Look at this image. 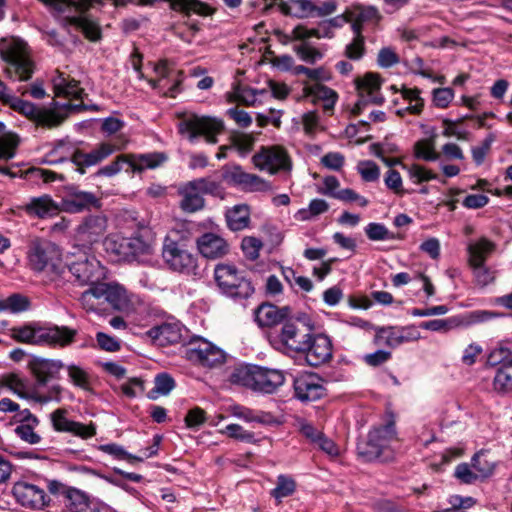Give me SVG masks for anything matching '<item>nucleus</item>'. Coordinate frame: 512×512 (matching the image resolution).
Wrapping results in <instances>:
<instances>
[{"instance_id":"obj_1","label":"nucleus","mask_w":512,"mask_h":512,"mask_svg":"<svg viewBox=\"0 0 512 512\" xmlns=\"http://www.w3.org/2000/svg\"><path fill=\"white\" fill-rule=\"evenodd\" d=\"M27 260L31 270L36 273H46L53 281L61 278L64 273L60 251L48 240L40 238L32 240L28 246Z\"/></svg>"},{"instance_id":"obj_2","label":"nucleus","mask_w":512,"mask_h":512,"mask_svg":"<svg viewBox=\"0 0 512 512\" xmlns=\"http://www.w3.org/2000/svg\"><path fill=\"white\" fill-rule=\"evenodd\" d=\"M0 55L5 63L4 73L9 79L27 81L32 77L34 63L24 42L15 38L3 39L0 43Z\"/></svg>"},{"instance_id":"obj_3","label":"nucleus","mask_w":512,"mask_h":512,"mask_svg":"<svg viewBox=\"0 0 512 512\" xmlns=\"http://www.w3.org/2000/svg\"><path fill=\"white\" fill-rule=\"evenodd\" d=\"M45 5L53 8L59 14H70L72 12L83 13L89 9L94 3L99 0H41ZM67 22L74 26L76 29L84 33V35L92 40L96 41L100 38L99 27L91 20L83 16H71L67 15Z\"/></svg>"},{"instance_id":"obj_4","label":"nucleus","mask_w":512,"mask_h":512,"mask_svg":"<svg viewBox=\"0 0 512 512\" xmlns=\"http://www.w3.org/2000/svg\"><path fill=\"white\" fill-rule=\"evenodd\" d=\"M66 267L81 286L97 284L106 278V269L100 261L86 251L77 250L66 259Z\"/></svg>"},{"instance_id":"obj_5","label":"nucleus","mask_w":512,"mask_h":512,"mask_svg":"<svg viewBox=\"0 0 512 512\" xmlns=\"http://www.w3.org/2000/svg\"><path fill=\"white\" fill-rule=\"evenodd\" d=\"M395 439L396 429L394 421H389L384 425L375 427L369 432L366 441L358 443V456L365 462L380 459L389 450L391 443Z\"/></svg>"},{"instance_id":"obj_6","label":"nucleus","mask_w":512,"mask_h":512,"mask_svg":"<svg viewBox=\"0 0 512 512\" xmlns=\"http://www.w3.org/2000/svg\"><path fill=\"white\" fill-rule=\"evenodd\" d=\"M162 259L166 267L173 272L186 276H201L197 256L185 249L183 245L170 240L169 236L164 240Z\"/></svg>"},{"instance_id":"obj_7","label":"nucleus","mask_w":512,"mask_h":512,"mask_svg":"<svg viewBox=\"0 0 512 512\" xmlns=\"http://www.w3.org/2000/svg\"><path fill=\"white\" fill-rule=\"evenodd\" d=\"M106 251L113 254L118 261L146 262L147 256L153 248L150 242L144 240V236L122 237L112 236L105 241Z\"/></svg>"},{"instance_id":"obj_8","label":"nucleus","mask_w":512,"mask_h":512,"mask_svg":"<svg viewBox=\"0 0 512 512\" xmlns=\"http://www.w3.org/2000/svg\"><path fill=\"white\" fill-rule=\"evenodd\" d=\"M312 331L313 325L307 316L287 318L277 335L278 343L287 350L303 352Z\"/></svg>"},{"instance_id":"obj_9","label":"nucleus","mask_w":512,"mask_h":512,"mask_svg":"<svg viewBox=\"0 0 512 512\" xmlns=\"http://www.w3.org/2000/svg\"><path fill=\"white\" fill-rule=\"evenodd\" d=\"M214 278L221 291L230 297L248 298L254 292L251 282L233 265L217 264Z\"/></svg>"},{"instance_id":"obj_10","label":"nucleus","mask_w":512,"mask_h":512,"mask_svg":"<svg viewBox=\"0 0 512 512\" xmlns=\"http://www.w3.org/2000/svg\"><path fill=\"white\" fill-rule=\"evenodd\" d=\"M183 353L189 361L203 367H216L225 361L224 351L200 336L192 337L183 346Z\"/></svg>"},{"instance_id":"obj_11","label":"nucleus","mask_w":512,"mask_h":512,"mask_svg":"<svg viewBox=\"0 0 512 512\" xmlns=\"http://www.w3.org/2000/svg\"><path fill=\"white\" fill-rule=\"evenodd\" d=\"M128 142L129 139L124 134L116 135L111 140L99 144L89 153L79 150L75 151L72 154V162L77 167V170L83 174L85 172L84 167L96 165L114 152L123 150Z\"/></svg>"},{"instance_id":"obj_12","label":"nucleus","mask_w":512,"mask_h":512,"mask_svg":"<svg viewBox=\"0 0 512 512\" xmlns=\"http://www.w3.org/2000/svg\"><path fill=\"white\" fill-rule=\"evenodd\" d=\"M253 163L259 169L266 170L270 174L290 173L293 166L287 150L279 145L261 147L253 156Z\"/></svg>"},{"instance_id":"obj_13","label":"nucleus","mask_w":512,"mask_h":512,"mask_svg":"<svg viewBox=\"0 0 512 512\" xmlns=\"http://www.w3.org/2000/svg\"><path fill=\"white\" fill-rule=\"evenodd\" d=\"M224 129V124L221 120L209 117L189 115L179 123V130L181 133H189L190 139L198 136H204L206 141L211 144L217 142V135Z\"/></svg>"},{"instance_id":"obj_14","label":"nucleus","mask_w":512,"mask_h":512,"mask_svg":"<svg viewBox=\"0 0 512 512\" xmlns=\"http://www.w3.org/2000/svg\"><path fill=\"white\" fill-rule=\"evenodd\" d=\"M358 91V101L355 103L352 113L359 115L369 104L381 105L384 102L383 96L379 94L381 78L377 73H366L363 77L355 80Z\"/></svg>"},{"instance_id":"obj_15","label":"nucleus","mask_w":512,"mask_h":512,"mask_svg":"<svg viewBox=\"0 0 512 512\" xmlns=\"http://www.w3.org/2000/svg\"><path fill=\"white\" fill-rule=\"evenodd\" d=\"M54 92L57 97L72 98L74 100H80L78 104L67 103L63 106L67 110L81 111V110H98L96 105H86L83 103V98L86 93L79 82L70 76H65L63 73H59L53 79Z\"/></svg>"},{"instance_id":"obj_16","label":"nucleus","mask_w":512,"mask_h":512,"mask_svg":"<svg viewBox=\"0 0 512 512\" xmlns=\"http://www.w3.org/2000/svg\"><path fill=\"white\" fill-rule=\"evenodd\" d=\"M420 333L414 326L379 327L376 329L375 341L390 348H396L404 343L417 341Z\"/></svg>"},{"instance_id":"obj_17","label":"nucleus","mask_w":512,"mask_h":512,"mask_svg":"<svg viewBox=\"0 0 512 512\" xmlns=\"http://www.w3.org/2000/svg\"><path fill=\"white\" fill-rule=\"evenodd\" d=\"M11 107L35 121L38 125L56 127L62 122V117L51 110L37 107L31 102L20 98H12Z\"/></svg>"},{"instance_id":"obj_18","label":"nucleus","mask_w":512,"mask_h":512,"mask_svg":"<svg viewBox=\"0 0 512 512\" xmlns=\"http://www.w3.org/2000/svg\"><path fill=\"white\" fill-rule=\"evenodd\" d=\"M28 368L36 380V385L45 386L49 381L60 378L64 363L61 360L32 357Z\"/></svg>"},{"instance_id":"obj_19","label":"nucleus","mask_w":512,"mask_h":512,"mask_svg":"<svg viewBox=\"0 0 512 512\" xmlns=\"http://www.w3.org/2000/svg\"><path fill=\"white\" fill-rule=\"evenodd\" d=\"M99 199L95 194L80 190L76 186L66 188L62 197L61 209L68 213H79L85 209L98 206Z\"/></svg>"},{"instance_id":"obj_20","label":"nucleus","mask_w":512,"mask_h":512,"mask_svg":"<svg viewBox=\"0 0 512 512\" xmlns=\"http://www.w3.org/2000/svg\"><path fill=\"white\" fill-rule=\"evenodd\" d=\"M12 493L18 503L32 509L43 508L49 501L43 488L28 482H17Z\"/></svg>"},{"instance_id":"obj_21","label":"nucleus","mask_w":512,"mask_h":512,"mask_svg":"<svg viewBox=\"0 0 512 512\" xmlns=\"http://www.w3.org/2000/svg\"><path fill=\"white\" fill-rule=\"evenodd\" d=\"M306 361L312 367H318L327 363L332 358V343L323 334L311 335L307 341Z\"/></svg>"},{"instance_id":"obj_22","label":"nucleus","mask_w":512,"mask_h":512,"mask_svg":"<svg viewBox=\"0 0 512 512\" xmlns=\"http://www.w3.org/2000/svg\"><path fill=\"white\" fill-rule=\"evenodd\" d=\"M53 427L58 432H68L82 439H88L96 434L94 424L85 425L80 422L69 420L64 409H57L51 414Z\"/></svg>"},{"instance_id":"obj_23","label":"nucleus","mask_w":512,"mask_h":512,"mask_svg":"<svg viewBox=\"0 0 512 512\" xmlns=\"http://www.w3.org/2000/svg\"><path fill=\"white\" fill-rule=\"evenodd\" d=\"M223 178L230 184L239 185L252 191H269L271 189V184L269 182L256 174H250L243 171L240 166H233L230 169H227L223 173Z\"/></svg>"},{"instance_id":"obj_24","label":"nucleus","mask_w":512,"mask_h":512,"mask_svg":"<svg viewBox=\"0 0 512 512\" xmlns=\"http://www.w3.org/2000/svg\"><path fill=\"white\" fill-rule=\"evenodd\" d=\"M294 392L302 402L316 401L325 394L321 379L314 374L297 377L294 381Z\"/></svg>"},{"instance_id":"obj_25","label":"nucleus","mask_w":512,"mask_h":512,"mask_svg":"<svg viewBox=\"0 0 512 512\" xmlns=\"http://www.w3.org/2000/svg\"><path fill=\"white\" fill-rule=\"evenodd\" d=\"M349 13L353 33L363 34L365 26H376L382 18L379 10L370 5H354L349 7Z\"/></svg>"},{"instance_id":"obj_26","label":"nucleus","mask_w":512,"mask_h":512,"mask_svg":"<svg viewBox=\"0 0 512 512\" xmlns=\"http://www.w3.org/2000/svg\"><path fill=\"white\" fill-rule=\"evenodd\" d=\"M290 308L287 306L278 307L272 303H262L254 311V319L261 328H270L283 324L288 318Z\"/></svg>"},{"instance_id":"obj_27","label":"nucleus","mask_w":512,"mask_h":512,"mask_svg":"<svg viewBox=\"0 0 512 512\" xmlns=\"http://www.w3.org/2000/svg\"><path fill=\"white\" fill-rule=\"evenodd\" d=\"M77 335V330L67 326L42 327L38 335L40 345L46 344L52 347H66L72 344Z\"/></svg>"},{"instance_id":"obj_28","label":"nucleus","mask_w":512,"mask_h":512,"mask_svg":"<svg viewBox=\"0 0 512 512\" xmlns=\"http://www.w3.org/2000/svg\"><path fill=\"white\" fill-rule=\"evenodd\" d=\"M199 253L207 259H218L229 253V244L221 236L208 232L196 240Z\"/></svg>"},{"instance_id":"obj_29","label":"nucleus","mask_w":512,"mask_h":512,"mask_svg":"<svg viewBox=\"0 0 512 512\" xmlns=\"http://www.w3.org/2000/svg\"><path fill=\"white\" fill-rule=\"evenodd\" d=\"M285 377L282 371L257 366L255 369L254 391L266 394L274 393L283 385Z\"/></svg>"},{"instance_id":"obj_30","label":"nucleus","mask_w":512,"mask_h":512,"mask_svg":"<svg viewBox=\"0 0 512 512\" xmlns=\"http://www.w3.org/2000/svg\"><path fill=\"white\" fill-rule=\"evenodd\" d=\"M107 219L103 215H90L86 217L77 228L78 238L86 243L97 242L106 232Z\"/></svg>"},{"instance_id":"obj_31","label":"nucleus","mask_w":512,"mask_h":512,"mask_svg":"<svg viewBox=\"0 0 512 512\" xmlns=\"http://www.w3.org/2000/svg\"><path fill=\"white\" fill-rule=\"evenodd\" d=\"M24 209L29 216L42 219L54 217L62 211L61 204L56 203L46 194L30 199Z\"/></svg>"},{"instance_id":"obj_32","label":"nucleus","mask_w":512,"mask_h":512,"mask_svg":"<svg viewBox=\"0 0 512 512\" xmlns=\"http://www.w3.org/2000/svg\"><path fill=\"white\" fill-rule=\"evenodd\" d=\"M183 79L181 71L168 69L162 59V97L177 98L184 90Z\"/></svg>"},{"instance_id":"obj_33","label":"nucleus","mask_w":512,"mask_h":512,"mask_svg":"<svg viewBox=\"0 0 512 512\" xmlns=\"http://www.w3.org/2000/svg\"><path fill=\"white\" fill-rule=\"evenodd\" d=\"M127 159V168L125 172L141 174L148 169H155L160 165L159 153H130L125 154Z\"/></svg>"},{"instance_id":"obj_34","label":"nucleus","mask_w":512,"mask_h":512,"mask_svg":"<svg viewBox=\"0 0 512 512\" xmlns=\"http://www.w3.org/2000/svg\"><path fill=\"white\" fill-rule=\"evenodd\" d=\"M4 385L23 399H32L38 403L44 404L51 401L52 397H44L36 389L30 390L26 381L16 374H9L4 378Z\"/></svg>"},{"instance_id":"obj_35","label":"nucleus","mask_w":512,"mask_h":512,"mask_svg":"<svg viewBox=\"0 0 512 512\" xmlns=\"http://www.w3.org/2000/svg\"><path fill=\"white\" fill-rule=\"evenodd\" d=\"M281 13L295 18L314 17L315 2L312 0H288L279 3Z\"/></svg>"},{"instance_id":"obj_36","label":"nucleus","mask_w":512,"mask_h":512,"mask_svg":"<svg viewBox=\"0 0 512 512\" xmlns=\"http://www.w3.org/2000/svg\"><path fill=\"white\" fill-rule=\"evenodd\" d=\"M495 249V243L485 237H481L477 241L470 242L467 246L469 265L485 264L489 255H491Z\"/></svg>"},{"instance_id":"obj_37","label":"nucleus","mask_w":512,"mask_h":512,"mask_svg":"<svg viewBox=\"0 0 512 512\" xmlns=\"http://www.w3.org/2000/svg\"><path fill=\"white\" fill-rule=\"evenodd\" d=\"M227 226L231 231H241L249 226L250 209L246 204H238L225 213Z\"/></svg>"},{"instance_id":"obj_38","label":"nucleus","mask_w":512,"mask_h":512,"mask_svg":"<svg viewBox=\"0 0 512 512\" xmlns=\"http://www.w3.org/2000/svg\"><path fill=\"white\" fill-rule=\"evenodd\" d=\"M180 194L182 195L180 207L183 211L194 213L204 208L205 200L191 181L180 190Z\"/></svg>"},{"instance_id":"obj_39","label":"nucleus","mask_w":512,"mask_h":512,"mask_svg":"<svg viewBox=\"0 0 512 512\" xmlns=\"http://www.w3.org/2000/svg\"><path fill=\"white\" fill-rule=\"evenodd\" d=\"M169 4L170 9L184 13L186 16L195 13L201 16H208L213 13V9L200 0H162Z\"/></svg>"},{"instance_id":"obj_40","label":"nucleus","mask_w":512,"mask_h":512,"mask_svg":"<svg viewBox=\"0 0 512 512\" xmlns=\"http://www.w3.org/2000/svg\"><path fill=\"white\" fill-rule=\"evenodd\" d=\"M182 339V325L173 316L162 312V347L179 343Z\"/></svg>"},{"instance_id":"obj_41","label":"nucleus","mask_w":512,"mask_h":512,"mask_svg":"<svg viewBox=\"0 0 512 512\" xmlns=\"http://www.w3.org/2000/svg\"><path fill=\"white\" fill-rule=\"evenodd\" d=\"M3 124L0 123V162H7L16 154L18 139L12 135L2 133ZM0 174L9 175V168L0 164Z\"/></svg>"},{"instance_id":"obj_42","label":"nucleus","mask_w":512,"mask_h":512,"mask_svg":"<svg viewBox=\"0 0 512 512\" xmlns=\"http://www.w3.org/2000/svg\"><path fill=\"white\" fill-rule=\"evenodd\" d=\"M41 330L42 327L35 324H24L12 327L10 329V336L13 340L20 343L40 345V342H38V335Z\"/></svg>"},{"instance_id":"obj_43","label":"nucleus","mask_w":512,"mask_h":512,"mask_svg":"<svg viewBox=\"0 0 512 512\" xmlns=\"http://www.w3.org/2000/svg\"><path fill=\"white\" fill-rule=\"evenodd\" d=\"M27 412V423H21L15 428L16 435L23 441L35 445L41 441V437L34 431V428L39 424L38 418L33 415L29 410Z\"/></svg>"},{"instance_id":"obj_44","label":"nucleus","mask_w":512,"mask_h":512,"mask_svg":"<svg viewBox=\"0 0 512 512\" xmlns=\"http://www.w3.org/2000/svg\"><path fill=\"white\" fill-rule=\"evenodd\" d=\"M66 507L69 512H99L96 506L76 489H71L67 492Z\"/></svg>"},{"instance_id":"obj_45","label":"nucleus","mask_w":512,"mask_h":512,"mask_svg":"<svg viewBox=\"0 0 512 512\" xmlns=\"http://www.w3.org/2000/svg\"><path fill=\"white\" fill-rule=\"evenodd\" d=\"M255 369L256 365H240L235 367L229 376L230 383L254 391Z\"/></svg>"},{"instance_id":"obj_46","label":"nucleus","mask_w":512,"mask_h":512,"mask_svg":"<svg viewBox=\"0 0 512 512\" xmlns=\"http://www.w3.org/2000/svg\"><path fill=\"white\" fill-rule=\"evenodd\" d=\"M90 288L82 292L79 301L82 307L88 312H96L103 303V294L100 282L89 285Z\"/></svg>"},{"instance_id":"obj_47","label":"nucleus","mask_w":512,"mask_h":512,"mask_svg":"<svg viewBox=\"0 0 512 512\" xmlns=\"http://www.w3.org/2000/svg\"><path fill=\"white\" fill-rule=\"evenodd\" d=\"M493 387L496 391L502 393L512 391V358L497 368Z\"/></svg>"},{"instance_id":"obj_48","label":"nucleus","mask_w":512,"mask_h":512,"mask_svg":"<svg viewBox=\"0 0 512 512\" xmlns=\"http://www.w3.org/2000/svg\"><path fill=\"white\" fill-rule=\"evenodd\" d=\"M103 301L108 302L113 308L120 309L124 303V290L118 285L100 282Z\"/></svg>"},{"instance_id":"obj_49","label":"nucleus","mask_w":512,"mask_h":512,"mask_svg":"<svg viewBox=\"0 0 512 512\" xmlns=\"http://www.w3.org/2000/svg\"><path fill=\"white\" fill-rule=\"evenodd\" d=\"M295 490L296 482L294 479L290 476L281 474L277 477V483L275 488L272 489L271 495L280 503L283 498L292 495Z\"/></svg>"},{"instance_id":"obj_50","label":"nucleus","mask_w":512,"mask_h":512,"mask_svg":"<svg viewBox=\"0 0 512 512\" xmlns=\"http://www.w3.org/2000/svg\"><path fill=\"white\" fill-rule=\"evenodd\" d=\"M353 38L345 47V56L350 60H360L366 52L365 37L361 33H353Z\"/></svg>"},{"instance_id":"obj_51","label":"nucleus","mask_w":512,"mask_h":512,"mask_svg":"<svg viewBox=\"0 0 512 512\" xmlns=\"http://www.w3.org/2000/svg\"><path fill=\"white\" fill-rule=\"evenodd\" d=\"M415 157L425 161H436L440 154L435 151L434 142L431 139H423L415 143Z\"/></svg>"},{"instance_id":"obj_52","label":"nucleus","mask_w":512,"mask_h":512,"mask_svg":"<svg viewBox=\"0 0 512 512\" xmlns=\"http://www.w3.org/2000/svg\"><path fill=\"white\" fill-rule=\"evenodd\" d=\"M294 52L300 60L311 65L323 58V53L307 42H302L300 45L294 46Z\"/></svg>"},{"instance_id":"obj_53","label":"nucleus","mask_w":512,"mask_h":512,"mask_svg":"<svg viewBox=\"0 0 512 512\" xmlns=\"http://www.w3.org/2000/svg\"><path fill=\"white\" fill-rule=\"evenodd\" d=\"M471 465L473 469L477 472L476 474L479 477L487 478L493 474L495 464L492 461L486 459V455L484 452L476 453L471 459Z\"/></svg>"},{"instance_id":"obj_54","label":"nucleus","mask_w":512,"mask_h":512,"mask_svg":"<svg viewBox=\"0 0 512 512\" xmlns=\"http://www.w3.org/2000/svg\"><path fill=\"white\" fill-rule=\"evenodd\" d=\"M28 306V299L20 294H13L4 300H0V312L19 313L25 311Z\"/></svg>"},{"instance_id":"obj_55","label":"nucleus","mask_w":512,"mask_h":512,"mask_svg":"<svg viewBox=\"0 0 512 512\" xmlns=\"http://www.w3.org/2000/svg\"><path fill=\"white\" fill-rule=\"evenodd\" d=\"M262 247V241L253 236L244 237L241 242V248L245 257L251 261H254L259 257Z\"/></svg>"},{"instance_id":"obj_56","label":"nucleus","mask_w":512,"mask_h":512,"mask_svg":"<svg viewBox=\"0 0 512 512\" xmlns=\"http://www.w3.org/2000/svg\"><path fill=\"white\" fill-rule=\"evenodd\" d=\"M365 233L367 237L372 241H381V240H392L395 239L393 233H391L385 225L381 223H369L365 228Z\"/></svg>"},{"instance_id":"obj_57","label":"nucleus","mask_w":512,"mask_h":512,"mask_svg":"<svg viewBox=\"0 0 512 512\" xmlns=\"http://www.w3.org/2000/svg\"><path fill=\"white\" fill-rule=\"evenodd\" d=\"M312 93L319 99L324 100V109H332L337 101V93L324 85L319 83L315 84L312 88Z\"/></svg>"},{"instance_id":"obj_58","label":"nucleus","mask_w":512,"mask_h":512,"mask_svg":"<svg viewBox=\"0 0 512 512\" xmlns=\"http://www.w3.org/2000/svg\"><path fill=\"white\" fill-rule=\"evenodd\" d=\"M294 74L305 75L308 79L313 81H326L330 79V74L324 67L311 69L304 65H296L294 67Z\"/></svg>"},{"instance_id":"obj_59","label":"nucleus","mask_w":512,"mask_h":512,"mask_svg":"<svg viewBox=\"0 0 512 512\" xmlns=\"http://www.w3.org/2000/svg\"><path fill=\"white\" fill-rule=\"evenodd\" d=\"M403 168L408 171L409 177L415 182V183H421L429 180H433L437 178V175L434 174L432 171L418 165V164H412L410 166L403 165Z\"/></svg>"},{"instance_id":"obj_60","label":"nucleus","mask_w":512,"mask_h":512,"mask_svg":"<svg viewBox=\"0 0 512 512\" xmlns=\"http://www.w3.org/2000/svg\"><path fill=\"white\" fill-rule=\"evenodd\" d=\"M362 179L366 182H374L380 176V169L378 165L371 160L360 161L357 166Z\"/></svg>"},{"instance_id":"obj_61","label":"nucleus","mask_w":512,"mask_h":512,"mask_svg":"<svg viewBox=\"0 0 512 512\" xmlns=\"http://www.w3.org/2000/svg\"><path fill=\"white\" fill-rule=\"evenodd\" d=\"M329 209V204L323 199H313L309 203L308 209L299 210L298 214L302 220H308L313 216L325 213Z\"/></svg>"},{"instance_id":"obj_62","label":"nucleus","mask_w":512,"mask_h":512,"mask_svg":"<svg viewBox=\"0 0 512 512\" xmlns=\"http://www.w3.org/2000/svg\"><path fill=\"white\" fill-rule=\"evenodd\" d=\"M196 189L203 194H210L213 196H219L222 193L220 184L209 178H199L191 181Z\"/></svg>"},{"instance_id":"obj_63","label":"nucleus","mask_w":512,"mask_h":512,"mask_svg":"<svg viewBox=\"0 0 512 512\" xmlns=\"http://www.w3.org/2000/svg\"><path fill=\"white\" fill-rule=\"evenodd\" d=\"M400 62V58L395 49L388 46L379 50L377 56V64L379 67L387 69Z\"/></svg>"},{"instance_id":"obj_64","label":"nucleus","mask_w":512,"mask_h":512,"mask_svg":"<svg viewBox=\"0 0 512 512\" xmlns=\"http://www.w3.org/2000/svg\"><path fill=\"white\" fill-rule=\"evenodd\" d=\"M68 376L71 382L82 389L87 390L89 388V375L86 371L76 365L67 366Z\"/></svg>"}]
</instances>
